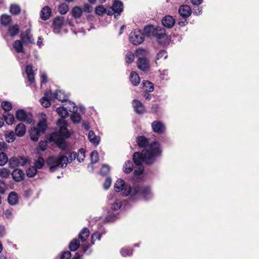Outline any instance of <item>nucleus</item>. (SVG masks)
Here are the masks:
<instances>
[{"label":"nucleus","mask_w":259,"mask_h":259,"mask_svg":"<svg viewBox=\"0 0 259 259\" xmlns=\"http://www.w3.org/2000/svg\"><path fill=\"white\" fill-rule=\"evenodd\" d=\"M4 117L6 123L8 124L11 125L14 123L15 121V118L12 114H8L7 116L4 115Z\"/></svg>","instance_id":"6e6d98bb"},{"label":"nucleus","mask_w":259,"mask_h":259,"mask_svg":"<svg viewBox=\"0 0 259 259\" xmlns=\"http://www.w3.org/2000/svg\"><path fill=\"white\" fill-rule=\"evenodd\" d=\"M71 12L74 18H80L82 14V9L79 7L76 6L72 9Z\"/></svg>","instance_id":"f704fd0d"},{"label":"nucleus","mask_w":259,"mask_h":259,"mask_svg":"<svg viewBox=\"0 0 259 259\" xmlns=\"http://www.w3.org/2000/svg\"><path fill=\"white\" fill-rule=\"evenodd\" d=\"M16 117L20 121L30 123L32 121V115L26 112L23 109H19L16 111Z\"/></svg>","instance_id":"9d476101"},{"label":"nucleus","mask_w":259,"mask_h":259,"mask_svg":"<svg viewBox=\"0 0 259 259\" xmlns=\"http://www.w3.org/2000/svg\"><path fill=\"white\" fill-rule=\"evenodd\" d=\"M108 11V7L107 8H105L102 6H99L96 7L95 9V12L97 15L99 16H102L104 14H107Z\"/></svg>","instance_id":"37998d69"},{"label":"nucleus","mask_w":259,"mask_h":259,"mask_svg":"<svg viewBox=\"0 0 259 259\" xmlns=\"http://www.w3.org/2000/svg\"><path fill=\"white\" fill-rule=\"evenodd\" d=\"M179 13L181 16L184 18L189 17L191 13V8L188 5H182L180 6L179 9Z\"/></svg>","instance_id":"a211bd4d"},{"label":"nucleus","mask_w":259,"mask_h":259,"mask_svg":"<svg viewBox=\"0 0 259 259\" xmlns=\"http://www.w3.org/2000/svg\"><path fill=\"white\" fill-rule=\"evenodd\" d=\"M50 142L48 139L47 137H46V140L44 141H40L39 143V147L42 151H45L47 148V143L48 142Z\"/></svg>","instance_id":"bf43d9fd"},{"label":"nucleus","mask_w":259,"mask_h":259,"mask_svg":"<svg viewBox=\"0 0 259 259\" xmlns=\"http://www.w3.org/2000/svg\"><path fill=\"white\" fill-rule=\"evenodd\" d=\"M109 203L111 205V209L113 210H117L120 208L122 204L120 201H118L114 198V194H110L108 196Z\"/></svg>","instance_id":"dca6fc26"},{"label":"nucleus","mask_w":259,"mask_h":259,"mask_svg":"<svg viewBox=\"0 0 259 259\" xmlns=\"http://www.w3.org/2000/svg\"><path fill=\"white\" fill-rule=\"evenodd\" d=\"M52 92L51 91H47L45 96L40 100L41 105L46 108H48L51 105V101L54 100L52 98Z\"/></svg>","instance_id":"2eb2a0df"},{"label":"nucleus","mask_w":259,"mask_h":259,"mask_svg":"<svg viewBox=\"0 0 259 259\" xmlns=\"http://www.w3.org/2000/svg\"><path fill=\"white\" fill-rule=\"evenodd\" d=\"M57 123L59 127V132H56L58 135L62 139L68 138L70 134L67 128L68 124L65 119H59Z\"/></svg>","instance_id":"39448f33"},{"label":"nucleus","mask_w":259,"mask_h":259,"mask_svg":"<svg viewBox=\"0 0 259 259\" xmlns=\"http://www.w3.org/2000/svg\"><path fill=\"white\" fill-rule=\"evenodd\" d=\"M8 161V156L3 152L0 153V165H4Z\"/></svg>","instance_id":"8fccbe9b"},{"label":"nucleus","mask_w":259,"mask_h":259,"mask_svg":"<svg viewBox=\"0 0 259 259\" xmlns=\"http://www.w3.org/2000/svg\"><path fill=\"white\" fill-rule=\"evenodd\" d=\"M68 104L70 105V107L68 106V110L72 113L71 115V119L74 123H78L81 120V116L80 114L76 112L77 108L75 104L69 101Z\"/></svg>","instance_id":"9b49d317"},{"label":"nucleus","mask_w":259,"mask_h":259,"mask_svg":"<svg viewBox=\"0 0 259 259\" xmlns=\"http://www.w3.org/2000/svg\"><path fill=\"white\" fill-rule=\"evenodd\" d=\"M11 20V17L8 15H2L1 17V23L4 26H8L10 24Z\"/></svg>","instance_id":"72a5a7b5"},{"label":"nucleus","mask_w":259,"mask_h":259,"mask_svg":"<svg viewBox=\"0 0 259 259\" xmlns=\"http://www.w3.org/2000/svg\"><path fill=\"white\" fill-rule=\"evenodd\" d=\"M7 149V144L4 142H0V151L3 152Z\"/></svg>","instance_id":"774afa93"},{"label":"nucleus","mask_w":259,"mask_h":259,"mask_svg":"<svg viewBox=\"0 0 259 259\" xmlns=\"http://www.w3.org/2000/svg\"><path fill=\"white\" fill-rule=\"evenodd\" d=\"M153 36L156 37L158 39L163 38L165 36V31L159 28L156 27Z\"/></svg>","instance_id":"58836bf2"},{"label":"nucleus","mask_w":259,"mask_h":259,"mask_svg":"<svg viewBox=\"0 0 259 259\" xmlns=\"http://www.w3.org/2000/svg\"><path fill=\"white\" fill-rule=\"evenodd\" d=\"M88 139L90 142L95 146H97L100 142V137L96 136L93 131H90L88 134Z\"/></svg>","instance_id":"5701e85b"},{"label":"nucleus","mask_w":259,"mask_h":259,"mask_svg":"<svg viewBox=\"0 0 259 259\" xmlns=\"http://www.w3.org/2000/svg\"><path fill=\"white\" fill-rule=\"evenodd\" d=\"M10 175V170L6 168H2L0 169V177L4 178H7Z\"/></svg>","instance_id":"864d4df0"},{"label":"nucleus","mask_w":259,"mask_h":259,"mask_svg":"<svg viewBox=\"0 0 259 259\" xmlns=\"http://www.w3.org/2000/svg\"><path fill=\"white\" fill-rule=\"evenodd\" d=\"M105 231H104L101 233H99L98 232H94L91 237V244L85 243L82 245L83 252L84 253L87 252V251H88V249L90 247V246L94 244L95 240H100L101 239V235L103 234H105Z\"/></svg>","instance_id":"ddd939ff"},{"label":"nucleus","mask_w":259,"mask_h":259,"mask_svg":"<svg viewBox=\"0 0 259 259\" xmlns=\"http://www.w3.org/2000/svg\"><path fill=\"white\" fill-rule=\"evenodd\" d=\"M133 169V163L131 161H126L123 166L124 171L126 173L131 172Z\"/></svg>","instance_id":"ea45409f"},{"label":"nucleus","mask_w":259,"mask_h":259,"mask_svg":"<svg viewBox=\"0 0 259 259\" xmlns=\"http://www.w3.org/2000/svg\"><path fill=\"white\" fill-rule=\"evenodd\" d=\"M19 31L20 27L19 25L17 24H15L9 27L8 33L11 37H14L19 33Z\"/></svg>","instance_id":"a878e982"},{"label":"nucleus","mask_w":259,"mask_h":259,"mask_svg":"<svg viewBox=\"0 0 259 259\" xmlns=\"http://www.w3.org/2000/svg\"><path fill=\"white\" fill-rule=\"evenodd\" d=\"M144 87L145 88V91L148 92H151L154 90V87L153 84L149 81H146L143 82Z\"/></svg>","instance_id":"09e8293b"},{"label":"nucleus","mask_w":259,"mask_h":259,"mask_svg":"<svg viewBox=\"0 0 259 259\" xmlns=\"http://www.w3.org/2000/svg\"><path fill=\"white\" fill-rule=\"evenodd\" d=\"M167 57V54L164 50H160L156 55L155 60L156 63L157 64V61L160 59L163 58V59H165Z\"/></svg>","instance_id":"49530a36"},{"label":"nucleus","mask_w":259,"mask_h":259,"mask_svg":"<svg viewBox=\"0 0 259 259\" xmlns=\"http://www.w3.org/2000/svg\"><path fill=\"white\" fill-rule=\"evenodd\" d=\"M38 131L40 133H43L45 132L47 128V125L46 123V120L45 119H42L40 120L38 123L36 127Z\"/></svg>","instance_id":"e433bc0d"},{"label":"nucleus","mask_w":259,"mask_h":259,"mask_svg":"<svg viewBox=\"0 0 259 259\" xmlns=\"http://www.w3.org/2000/svg\"><path fill=\"white\" fill-rule=\"evenodd\" d=\"M109 171H110L109 166L107 165L104 164L102 166L101 171H100V172H101V175H106L107 174H108Z\"/></svg>","instance_id":"052dcab7"},{"label":"nucleus","mask_w":259,"mask_h":259,"mask_svg":"<svg viewBox=\"0 0 259 259\" xmlns=\"http://www.w3.org/2000/svg\"><path fill=\"white\" fill-rule=\"evenodd\" d=\"M2 108L6 111H9L12 109V104L9 101H4L2 103Z\"/></svg>","instance_id":"3c124183"},{"label":"nucleus","mask_w":259,"mask_h":259,"mask_svg":"<svg viewBox=\"0 0 259 259\" xmlns=\"http://www.w3.org/2000/svg\"><path fill=\"white\" fill-rule=\"evenodd\" d=\"M23 45L21 40H16L13 42V47L16 52L23 53L24 52Z\"/></svg>","instance_id":"7c9ffc66"},{"label":"nucleus","mask_w":259,"mask_h":259,"mask_svg":"<svg viewBox=\"0 0 259 259\" xmlns=\"http://www.w3.org/2000/svg\"><path fill=\"white\" fill-rule=\"evenodd\" d=\"M90 234V231L87 228H84L79 233L78 235V239L80 241L84 242L88 238Z\"/></svg>","instance_id":"c756f323"},{"label":"nucleus","mask_w":259,"mask_h":259,"mask_svg":"<svg viewBox=\"0 0 259 259\" xmlns=\"http://www.w3.org/2000/svg\"><path fill=\"white\" fill-rule=\"evenodd\" d=\"M91 159L92 163H95L98 161L99 155L97 151H94L91 153Z\"/></svg>","instance_id":"13d9d810"},{"label":"nucleus","mask_w":259,"mask_h":259,"mask_svg":"<svg viewBox=\"0 0 259 259\" xmlns=\"http://www.w3.org/2000/svg\"><path fill=\"white\" fill-rule=\"evenodd\" d=\"M4 215L7 218H10L12 216V210L11 209H6L4 212Z\"/></svg>","instance_id":"69168bd1"},{"label":"nucleus","mask_w":259,"mask_h":259,"mask_svg":"<svg viewBox=\"0 0 259 259\" xmlns=\"http://www.w3.org/2000/svg\"><path fill=\"white\" fill-rule=\"evenodd\" d=\"M52 96L54 100L56 99L62 102L67 101L68 98L64 92L61 90H56L55 93H52Z\"/></svg>","instance_id":"aec40b11"},{"label":"nucleus","mask_w":259,"mask_h":259,"mask_svg":"<svg viewBox=\"0 0 259 259\" xmlns=\"http://www.w3.org/2000/svg\"><path fill=\"white\" fill-rule=\"evenodd\" d=\"M116 216L114 214H110L105 218V220L107 222H113L115 220Z\"/></svg>","instance_id":"0e129e2a"},{"label":"nucleus","mask_w":259,"mask_h":259,"mask_svg":"<svg viewBox=\"0 0 259 259\" xmlns=\"http://www.w3.org/2000/svg\"><path fill=\"white\" fill-rule=\"evenodd\" d=\"M40 134L38 129L35 127H31L29 131L30 139L33 141H37L38 140Z\"/></svg>","instance_id":"393cba45"},{"label":"nucleus","mask_w":259,"mask_h":259,"mask_svg":"<svg viewBox=\"0 0 259 259\" xmlns=\"http://www.w3.org/2000/svg\"><path fill=\"white\" fill-rule=\"evenodd\" d=\"M65 25L64 18L63 17L56 18L53 22V31L56 34H59L61 28Z\"/></svg>","instance_id":"4468645a"},{"label":"nucleus","mask_w":259,"mask_h":259,"mask_svg":"<svg viewBox=\"0 0 259 259\" xmlns=\"http://www.w3.org/2000/svg\"><path fill=\"white\" fill-rule=\"evenodd\" d=\"M20 11V7L16 4H12L10 7V12L13 15H16L19 14Z\"/></svg>","instance_id":"79ce46f5"},{"label":"nucleus","mask_w":259,"mask_h":259,"mask_svg":"<svg viewBox=\"0 0 259 259\" xmlns=\"http://www.w3.org/2000/svg\"><path fill=\"white\" fill-rule=\"evenodd\" d=\"M156 28L152 25L146 26L144 27L143 34L144 36H152L154 35Z\"/></svg>","instance_id":"2f4dec72"},{"label":"nucleus","mask_w":259,"mask_h":259,"mask_svg":"<svg viewBox=\"0 0 259 259\" xmlns=\"http://www.w3.org/2000/svg\"><path fill=\"white\" fill-rule=\"evenodd\" d=\"M20 38L24 45L34 44V38L31 33L30 29H27L20 34Z\"/></svg>","instance_id":"f8f14e48"},{"label":"nucleus","mask_w":259,"mask_h":259,"mask_svg":"<svg viewBox=\"0 0 259 259\" xmlns=\"http://www.w3.org/2000/svg\"><path fill=\"white\" fill-rule=\"evenodd\" d=\"M15 135L13 131L6 134V140L8 142H12L15 140Z\"/></svg>","instance_id":"603ef678"},{"label":"nucleus","mask_w":259,"mask_h":259,"mask_svg":"<svg viewBox=\"0 0 259 259\" xmlns=\"http://www.w3.org/2000/svg\"><path fill=\"white\" fill-rule=\"evenodd\" d=\"M114 188L115 192H121V194L123 196L130 195L133 199H137L141 196L143 197L145 199H149L152 197V194L149 187L137 185L132 188L129 184H125L121 179L117 180Z\"/></svg>","instance_id":"f03ea898"},{"label":"nucleus","mask_w":259,"mask_h":259,"mask_svg":"<svg viewBox=\"0 0 259 259\" xmlns=\"http://www.w3.org/2000/svg\"><path fill=\"white\" fill-rule=\"evenodd\" d=\"M130 81L134 85H138L140 83V79L139 75L135 72L132 71L131 73Z\"/></svg>","instance_id":"473e14b6"},{"label":"nucleus","mask_w":259,"mask_h":259,"mask_svg":"<svg viewBox=\"0 0 259 259\" xmlns=\"http://www.w3.org/2000/svg\"><path fill=\"white\" fill-rule=\"evenodd\" d=\"M6 189V185L4 181L0 180V193L4 194Z\"/></svg>","instance_id":"e2e57ef3"},{"label":"nucleus","mask_w":259,"mask_h":259,"mask_svg":"<svg viewBox=\"0 0 259 259\" xmlns=\"http://www.w3.org/2000/svg\"><path fill=\"white\" fill-rule=\"evenodd\" d=\"M57 113L62 117L61 119H64L68 115L67 110L64 107H60L57 109Z\"/></svg>","instance_id":"c9c22d12"},{"label":"nucleus","mask_w":259,"mask_h":259,"mask_svg":"<svg viewBox=\"0 0 259 259\" xmlns=\"http://www.w3.org/2000/svg\"><path fill=\"white\" fill-rule=\"evenodd\" d=\"M148 54V52L145 49H139L136 51L135 55L138 58V67L140 70L144 72L148 71L149 68V62L146 58Z\"/></svg>","instance_id":"20e7f679"},{"label":"nucleus","mask_w":259,"mask_h":259,"mask_svg":"<svg viewBox=\"0 0 259 259\" xmlns=\"http://www.w3.org/2000/svg\"><path fill=\"white\" fill-rule=\"evenodd\" d=\"M79 246V242L77 239H73L70 243L69 247L71 251H75Z\"/></svg>","instance_id":"a19ab883"},{"label":"nucleus","mask_w":259,"mask_h":259,"mask_svg":"<svg viewBox=\"0 0 259 259\" xmlns=\"http://www.w3.org/2000/svg\"><path fill=\"white\" fill-rule=\"evenodd\" d=\"M37 169L34 166L29 167L26 170V175L30 178L34 177L37 174Z\"/></svg>","instance_id":"c03bdc74"},{"label":"nucleus","mask_w":259,"mask_h":259,"mask_svg":"<svg viewBox=\"0 0 259 259\" xmlns=\"http://www.w3.org/2000/svg\"><path fill=\"white\" fill-rule=\"evenodd\" d=\"M162 23L164 26L170 28L174 26L175 19L172 16L167 15L163 18Z\"/></svg>","instance_id":"6ab92c4d"},{"label":"nucleus","mask_w":259,"mask_h":259,"mask_svg":"<svg viewBox=\"0 0 259 259\" xmlns=\"http://www.w3.org/2000/svg\"><path fill=\"white\" fill-rule=\"evenodd\" d=\"M135 59V55L132 52H127L125 55V61L127 63H131L134 61Z\"/></svg>","instance_id":"5fc2aeb1"},{"label":"nucleus","mask_w":259,"mask_h":259,"mask_svg":"<svg viewBox=\"0 0 259 259\" xmlns=\"http://www.w3.org/2000/svg\"><path fill=\"white\" fill-rule=\"evenodd\" d=\"M15 133L18 137L23 136L26 133L25 125L22 123L18 124L15 128Z\"/></svg>","instance_id":"cd10ccee"},{"label":"nucleus","mask_w":259,"mask_h":259,"mask_svg":"<svg viewBox=\"0 0 259 259\" xmlns=\"http://www.w3.org/2000/svg\"><path fill=\"white\" fill-rule=\"evenodd\" d=\"M123 11V5L121 2L114 1L112 7H108L107 15H111L114 14L115 18H117L120 15V13Z\"/></svg>","instance_id":"0eeeda50"},{"label":"nucleus","mask_w":259,"mask_h":259,"mask_svg":"<svg viewBox=\"0 0 259 259\" xmlns=\"http://www.w3.org/2000/svg\"><path fill=\"white\" fill-rule=\"evenodd\" d=\"M77 159L80 162L84 160L85 157V150L83 149H80L78 153H76Z\"/></svg>","instance_id":"de8ad7c7"},{"label":"nucleus","mask_w":259,"mask_h":259,"mask_svg":"<svg viewBox=\"0 0 259 259\" xmlns=\"http://www.w3.org/2000/svg\"><path fill=\"white\" fill-rule=\"evenodd\" d=\"M137 141L139 147L145 148L141 153L135 152L133 156V161L136 165L134 171V179L139 181L143 178V163L152 164L155 158L161 154V151L159 144L157 142L147 145L148 140L144 136L138 137Z\"/></svg>","instance_id":"f257e3e1"},{"label":"nucleus","mask_w":259,"mask_h":259,"mask_svg":"<svg viewBox=\"0 0 259 259\" xmlns=\"http://www.w3.org/2000/svg\"><path fill=\"white\" fill-rule=\"evenodd\" d=\"M40 77L41 83H46L47 82V74L45 72H41Z\"/></svg>","instance_id":"338daca9"},{"label":"nucleus","mask_w":259,"mask_h":259,"mask_svg":"<svg viewBox=\"0 0 259 259\" xmlns=\"http://www.w3.org/2000/svg\"><path fill=\"white\" fill-rule=\"evenodd\" d=\"M120 253L123 256H130L132 254V250L128 248H122L120 250Z\"/></svg>","instance_id":"4d7b16f0"},{"label":"nucleus","mask_w":259,"mask_h":259,"mask_svg":"<svg viewBox=\"0 0 259 259\" xmlns=\"http://www.w3.org/2000/svg\"><path fill=\"white\" fill-rule=\"evenodd\" d=\"M9 203L11 205L16 204L18 202V196L17 194L15 192H11L8 197Z\"/></svg>","instance_id":"c85d7f7f"},{"label":"nucleus","mask_w":259,"mask_h":259,"mask_svg":"<svg viewBox=\"0 0 259 259\" xmlns=\"http://www.w3.org/2000/svg\"><path fill=\"white\" fill-rule=\"evenodd\" d=\"M133 105L135 111L137 113L143 114L145 112V107L144 105L139 100H134Z\"/></svg>","instance_id":"4be33fe9"},{"label":"nucleus","mask_w":259,"mask_h":259,"mask_svg":"<svg viewBox=\"0 0 259 259\" xmlns=\"http://www.w3.org/2000/svg\"><path fill=\"white\" fill-rule=\"evenodd\" d=\"M68 10V6L65 3L61 4L58 8L59 12L62 15L66 14Z\"/></svg>","instance_id":"a18cd8bd"},{"label":"nucleus","mask_w":259,"mask_h":259,"mask_svg":"<svg viewBox=\"0 0 259 259\" xmlns=\"http://www.w3.org/2000/svg\"><path fill=\"white\" fill-rule=\"evenodd\" d=\"M153 131L158 134H162L164 132L165 130V125L164 124L160 121L155 120L151 124Z\"/></svg>","instance_id":"f3484780"},{"label":"nucleus","mask_w":259,"mask_h":259,"mask_svg":"<svg viewBox=\"0 0 259 259\" xmlns=\"http://www.w3.org/2000/svg\"><path fill=\"white\" fill-rule=\"evenodd\" d=\"M28 162V159L25 157H13L9 161L10 167L14 168L19 166H24Z\"/></svg>","instance_id":"1a4fd4ad"},{"label":"nucleus","mask_w":259,"mask_h":259,"mask_svg":"<svg viewBox=\"0 0 259 259\" xmlns=\"http://www.w3.org/2000/svg\"><path fill=\"white\" fill-rule=\"evenodd\" d=\"M47 139L50 142H54L56 143L60 149L62 150L66 149V144L64 141L65 139L61 138L57 133H53L52 134L48 135Z\"/></svg>","instance_id":"6e6552de"},{"label":"nucleus","mask_w":259,"mask_h":259,"mask_svg":"<svg viewBox=\"0 0 259 259\" xmlns=\"http://www.w3.org/2000/svg\"><path fill=\"white\" fill-rule=\"evenodd\" d=\"M45 161L44 159L39 157L37 159H35L34 161V166L37 169H41L44 165Z\"/></svg>","instance_id":"4c0bfd02"},{"label":"nucleus","mask_w":259,"mask_h":259,"mask_svg":"<svg viewBox=\"0 0 259 259\" xmlns=\"http://www.w3.org/2000/svg\"><path fill=\"white\" fill-rule=\"evenodd\" d=\"M77 158L76 152L70 153L69 158L66 156H61L59 157L52 156L47 160V163L50 166L51 171H55L58 167L61 168L66 167L68 162H72Z\"/></svg>","instance_id":"7ed1b4c3"},{"label":"nucleus","mask_w":259,"mask_h":259,"mask_svg":"<svg viewBox=\"0 0 259 259\" xmlns=\"http://www.w3.org/2000/svg\"><path fill=\"white\" fill-rule=\"evenodd\" d=\"M111 182V179L110 178H107L104 183V188L107 190L110 187Z\"/></svg>","instance_id":"680f3d73"},{"label":"nucleus","mask_w":259,"mask_h":259,"mask_svg":"<svg viewBox=\"0 0 259 259\" xmlns=\"http://www.w3.org/2000/svg\"><path fill=\"white\" fill-rule=\"evenodd\" d=\"M12 176L15 181L21 182L23 180L24 174L22 170L16 168L13 171Z\"/></svg>","instance_id":"412c9836"},{"label":"nucleus","mask_w":259,"mask_h":259,"mask_svg":"<svg viewBox=\"0 0 259 259\" xmlns=\"http://www.w3.org/2000/svg\"><path fill=\"white\" fill-rule=\"evenodd\" d=\"M144 34L140 30H135L130 34V41L135 45L141 44L144 40Z\"/></svg>","instance_id":"423d86ee"},{"label":"nucleus","mask_w":259,"mask_h":259,"mask_svg":"<svg viewBox=\"0 0 259 259\" xmlns=\"http://www.w3.org/2000/svg\"><path fill=\"white\" fill-rule=\"evenodd\" d=\"M51 9L48 6L44 7L40 12V17L42 19L46 20L51 15Z\"/></svg>","instance_id":"bb28decb"},{"label":"nucleus","mask_w":259,"mask_h":259,"mask_svg":"<svg viewBox=\"0 0 259 259\" xmlns=\"http://www.w3.org/2000/svg\"><path fill=\"white\" fill-rule=\"evenodd\" d=\"M26 73L28 80L30 84H32L34 82V73L31 65H27L26 67Z\"/></svg>","instance_id":"b1692460"}]
</instances>
